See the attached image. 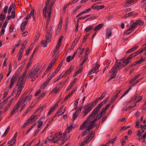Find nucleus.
<instances>
[{
  "label": "nucleus",
  "instance_id": "1",
  "mask_svg": "<svg viewBox=\"0 0 146 146\" xmlns=\"http://www.w3.org/2000/svg\"><path fill=\"white\" fill-rule=\"evenodd\" d=\"M102 105V103H100L98 105L97 107L92 111L91 114L84 122V123L82 125L83 126H84V125L85 123L88 121L92 119L93 118H95V116L98 113V111L100 110Z\"/></svg>",
  "mask_w": 146,
  "mask_h": 146
},
{
  "label": "nucleus",
  "instance_id": "2",
  "mask_svg": "<svg viewBox=\"0 0 146 146\" xmlns=\"http://www.w3.org/2000/svg\"><path fill=\"white\" fill-rule=\"evenodd\" d=\"M92 119L88 121L84 124V125L83 126L82 125L84 123V122L86 121L85 120L81 125L80 127L79 128V130H81L84 127L85 128H86L87 127V126L86 125V124H89L88 127L90 129H92L93 126L94 125L96 122L97 120L95 118L92 121H91Z\"/></svg>",
  "mask_w": 146,
  "mask_h": 146
},
{
  "label": "nucleus",
  "instance_id": "3",
  "mask_svg": "<svg viewBox=\"0 0 146 146\" xmlns=\"http://www.w3.org/2000/svg\"><path fill=\"white\" fill-rule=\"evenodd\" d=\"M45 37L46 38V41L42 40L41 42V43L44 47H46L47 46V43H49L51 40L52 36H51V33H50L49 31L47 32L45 35Z\"/></svg>",
  "mask_w": 146,
  "mask_h": 146
},
{
  "label": "nucleus",
  "instance_id": "4",
  "mask_svg": "<svg viewBox=\"0 0 146 146\" xmlns=\"http://www.w3.org/2000/svg\"><path fill=\"white\" fill-rule=\"evenodd\" d=\"M83 108L85 109V110L82 111V113H83V116L84 117L87 115L88 113L91 111L93 108V107H92L90 105L87 104L85 105Z\"/></svg>",
  "mask_w": 146,
  "mask_h": 146
},
{
  "label": "nucleus",
  "instance_id": "5",
  "mask_svg": "<svg viewBox=\"0 0 146 146\" xmlns=\"http://www.w3.org/2000/svg\"><path fill=\"white\" fill-rule=\"evenodd\" d=\"M19 74L16 72L15 74L12 77L11 79L10 83L9 88L11 89L12 88L14 85L15 82L16 81L18 78L19 76Z\"/></svg>",
  "mask_w": 146,
  "mask_h": 146
},
{
  "label": "nucleus",
  "instance_id": "6",
  "mask_svg": "<svg viewBox=\"0 0 146 146\" xmlns=\"http://www.w3.org/2000/svg\"><path fill=\"white\" fill-rule=\"evenodd\" d=\"M21 77L18 79V82H17V86H18V89L22 90L24 87V82H23L24 80L21 79L20 80Z\"/></svg>",
  "mask_w": 146,
  "mask_h": 146
},
{
  "label": "nucleus",
  "instance_id": "7",
  "mask_svg": "<svg viewBox=\"0 0 146 146\" xmlns=\"http://www.w3.org/2000/svg\"><path fill=\"white\" fill-rule=\"evenodd\" d=\"M138 0H127L126 3L124 5V7H128L133 4L135 3Z\"/></svg>",
  "mask_w": 146,
  "mask_h": 146
},
{
  "label": "nucleus",
  "instance_id": "8",
  "mask_svg": "<svg viewBox=\"0 0 146 146\" xmlns=\"http://www.w3.org/2000/svg\"><path fill=\"white\" fill-rule=\"evenodd\" d=\"M120 66H117L116 64H115L112 67L111 69L110 70V72H114L115 73H117V70H119L121 69Z\"/></svg>",
  "mask_w": 146,
  "mask_h": 146
},
{
  "label": "nucleus",
  "instance_id": "9",
  "mask_svg": "<svg viewBox=\"0 0 146 146\" xmlns=\"http://www.w3.org/2000/svg\"><path fill=\"white\" fill-rule=\"evenodd\" d=\"M26 100V98L25 96L24 97L23 96H21L17 103L19 105L21 106L22 104H24Z\"/></svg>",
  "mask_w": 146,
  "mask_h": 146
},
{
  "label": "nucleus",
  "instance_id": "10",
  "mask_svg": "<svg viewBox=\"0 0 146 146\" xmlns=\"http://www.w3.org/2000/svg\"><path fill=\"white\" fill-rule=\"evenodd\" d=\"M26 100V98L25 96L24 97L23 96H21L17 103L19 105L21 106L22 104H24Z\"/></svg>",
  "mask_w": 146,
  "mask_h": 146
},
{
  "label": "nucleus",
  "instance_id": "11",
  "mask_svg": "<svg viewBox=\"0 0 146 146\" xmlns=\"http://www.w3.org/2000/svg\"><path fill=\"white\" fill-rule=\"evenodd\" d=\"M111 31V28H107L106 33V38L109 39L110 36H111L112 34Z\"/></svg>",
  "mask_w": 146,
  "mask_h": 146
},
{
  "label": "nucleus",
  "instance_id": "12",
  "mask_svg": "<svg viewBox=\"0 0 146 146\" xmlns=\"http://www.w3.org/2000/svg\"><path fill=\"white\" fill-rule=\"evenodd\" d=\"M25 60L23 62H21V66L20 68L16 71V72H17L18 74H19L23 68L25 64Z\"/></svg>",
  "mask_w": 146,
  "mask_h": 146
},
{
  "label": "nucleus",
  "instance_id": "13",
  "mask_svg": "<svg viewBox=\"0 0 146 146\" xmlns=\"http://www.w3.org/2000/svg\"><path fill=\"white\" fill-rule=\"evenodd\" d=\"M46 108V106L45 105H43L40 106L36 110L35 112H37L39 111L40 110V112L42 111L44 109H45Z\"/></svg>",
  "mask_w": 146,
  "mask_h": 146
},
{
  "label": "nucleus",
  "instance_id": "14",
  "mask_svg": "<svg viewBox=\"0 0 146 146\" xmlns=\"http://www.w3.org/2000/svg\"><path fill=\"white\" fill-rule=\"evenodd\" d=\"M54 137L55 138H58L59 140H60L61 138H62V133L61 131L57 132L55 134Z\"/></svg>",
  "mask_w": 146,
  "mask_h": 146
},
{
  "label": "nucleus",
  "instance_id": "15",
  "mask_svg": "<svg viewBox=\"0 0 146 146\" xmlns=\"http://www.w3.org/2000/svg\"><path fill=\"white\" fill-rule=\"evenodd\" d=\"M104 24L103 23H100L97 25L94 28V30L95 31H97L101 29L103 26Z\"/></svg>",
  "mask_w": 146,
  "mask_h": 146
},
{
  "label": "nucleus",
  "instance_id": "16",
  "mask_svg": "<svg viewBox=\"0 0 146 146\" xmlns=\"http://www.w3.org/2000/svg\"><path fill=\"white\" fill-rule=\"evenodd\" d=\"M74 67H71V66L69 68L68 70L67 71H66L64 75H63V76H67L68 75L70 74L71 72H72V71L74 70Z\"/></svg>",
  "mask_w": 146,
  "mask_h": 146
},
{
  "label": "nucleus",
  "instance_id": "17",
  "mask_svg": "<svg viewBox=\"0 0 146 146\" xmlns=\"http://www.w3.org/2000/svg\"><path fill=\"white\" fill-rule=\"evenodd\" d=\"M133 100H134V101L136 103L139 102H140L142 99V96H139L138 97L135 96V98H133Z\"/></svg>",
  "mask_w": 146,
  "mask_h": 146
},
{
  "label": "nucleus",
  "instance_id": "18",
  "mask_svg": "<svg viewBox=\"0 0 146 146\" xmlns=\"http://www.w3.org/2000/svg\"><path fill=\"white\" fill-rule=\"evenodd\" d=\"M130 62V60L127 57L125 59H124V60H123L122 63H123V64L124 65V67L126 66Z\"/></svg>",
  "mask_w": 146,
  "mask_h": 146
},
{
  "label": "nucleus",
  "instance_id": "19",
  "mask_svg": "<svg viewBox=\"0 0 146 146\" xmlns=\"http://www.w3.org/2000/svg\"><path fill=\"white\" fill-rule=\"evenodd\" d=\"M94 65L93 66L94 67V68H93L94 69L95 71V73L97 74L99 71L98 69L100 67V66L99 64H95L94 65Z\"/></svg>",
  "mask_w": 146,
  "mask_h": 146
},
{
  "label": "nucleus",
  "instance_id": "20",
  "mask_svg": "<svg viewBox=\"0 0 146 146\" xmlns=\"http://www.w3.org/2000/svg\"><path fill=\"white\" fill-rule=\"evenodd\" d=\"M82 69V66L80 67L78 70L77 71H76L73 74V76L75 77L77 76L78 74L80 73Z\"/></svg>",
  "mask_w": 146,
  "mask_h": 146
},
{
  "label": "nucleus",
  "instance_id": "21",
  "mask_svg": "<svg viewBox=\"0 0 146 146\" xmlns=\"http://www.w3.org/2000/svg\"><path fill=\"white\" fill-rule=\"evenodd\" d=\"M112 73L110 77L107 80V82H109L111 81L112 79L114 78L116 76L117 73H115L114 72H112Z\"/></svg>",
  "mask_w": 146,
  "mask_h": 146
},
{
  "label": "nucleus",
  "instance_id": "22",
  "mask_svg": "<svg viewBox=\"0 0 146 146\" xmlns=\"http://www.w3.org/2000/svg\"><path fill=\"white\" fill-rule=\"evenodd\" d=\"M15 3H12L11 5L9 6V8L8 10V14H9L11 13V11L12 9V8H14L15 7Z\"/></svg>",
  "mask_w": 146,
  "mask_h": 146
},
{
  "label": "nucleus",
  "instance_id": "23",
  "mask_svg": "<svg viewBox=\"0 0 146 146\" xmlns=\"http://www.w3.org/2000/svg\"><path fill=\"white\" fill-rule=\"evenodd\" d=\"M137 25L140 26H142L144 24V22L142 20H136L135 22Z\"/></svg>",
  "mask_w": 146,
  "mask_h": 146
},
{
  "label": "nucleus",
  "instance_id": "24",
  "mask_svg": "<svg viewBox=\"0 0 146 146\" xmlns=\"http://www.w3.org/2000/svg\"><path fill=\"white\" fill-rule=\"evenodd\" d=\"M93 29V26L92 25H89L86 27L84 31L86 32H88L90 30H92Z\"/></svg>",
  "mask_w": 146,
  "mask_h": 146
},
{
  "label": "nucleus",
  "instance_id": "25",
  "mask_svg": "<svg viewBox=\"0 0 146 146\" xmlns=\"http://www.w3.org/2000/svg\"><path fill=\"white\" fill-rule=\"evenodd\" d=\"M137 25L136 23H134L131 24L130 26V28L133 31L135 29L137 28Z\"/></svg>",
  "mask_w": 146,
  "mask_h": 146
},
{
  "label": "nucleus",
  "instance_id": "26",
  "mask_svg": "<svg viewBox=\"0 0 146 146\" xmlns=\"http://www.w3.org/2000/svg\"><path fill=\"white\" fill-rule=\"evenodd\" d=\"M88 128L85 130L84 131L82 134V136H84L87 134V133H88L90 131L91 129H90L88 127Z\"/></svg>",
  "mask_w": 146,
  "mask_h": 146
},
{
  "label": "nucleus",
  "instance_id": "27",
  "mask_svg": "<svg viewBox=\"0 0 146 146\" xmlns=\"http://www.w3.org/2000/svg\"><path fill=\"white\" fill-rule=\"evenodd\" d=\"M64 106H61L59 110L57 112H59V115H62L64 113V111H62V110L64 108Z\"/></svg>",
  "mask_w": 146,
  "mask_h": 146
},
{
  "label": "nucleus",
  "instance_id": "28",
  "mask_svg": "<svg viewBox=\"0 0 146 146\" xmlns=\"http://www.w3.org/2000/svg\"><path fill=\"white\" fill-rule=\"evenodd\" d=\"M49 82L46 80L41 86V88L43 89H44L48 84Z\"/></svg>",
  "mask_w": 146,
  "mask_h": 146
},
{
  "label": "nucleus",
  "instance_id": "29",
  "mask_svg": "<svg viewBox=\"0 0 146 146\" xmlns=\"http://www.w3.org/2000/svg\"><path fill=\"white\" fill-rule=\"evenodd\" d=\"M82 108H83V107L82 106H80L77 109L76 107L74 109H75V110H76V111L75 112L78 114H79L81 112Z\"/></svg>",
  "mask_w": 146,
  "mask_h": 146
},
{
  "label": "nucleus",
  "instance_id": "30",
  "mask_svg": "<svg viewBox=\"0 0 146 146\" xmlns=\"http://www.w3.org/2000/svg\"><path fill=\"white\" fill-rule=\"evenodd\" d=\"M98 101V100L97 99L94 100L93 101L91 102L89 105H90L92 107L95 106Z\"/></svg>",
  "mask_w": 146,
  "mask_h": 146
},
{
  "label": "nucleus",
  "instance_id": "31",
  "mask_svg": "<svg viewBox=\"0 0 146 146\" xmlns=\"http://www.w3.org/2000/svg\"><path fill=\"white\" fill-rule=\"evenodd\" d=\"M10 129V127L9 126L7 127V128L6 129L4 133V134L2 135V137H5L7 135V134L8 133V132H9V131Z\"/></svg>",
  "mask_w": 146,
  "mask_h": 146
},
{
  "label": "nucleus",
  "instance_id": "32",
  "mask_svg": "<svg viewBox=\"0 0 146 146\" xmlns=\"http://www.w3.org/2000/svg\"><path fill=\"white\" fill-rule=\"evenodd\" d=\"M38 48L37 47H36V48H35L32 54L31 55V56L29 58V60H31L33 59V56H34V54L37 51Z\"/></svg>",
  "mask_w": 146,
  "mask_h": 146
},
{
  "label": "nucleus",
  "instance_id": "33",
  "mask_svg": "<svg viewBox=\"0 0 146 146\" xmlns=\"http://www.w3.org/2000/svg\"><path fill=\"white\" fill-rule=\"evenodd\" d=\"M38 124L37 125L38 128L40 129V127L42 125L43 123V121L40 119L38 121Z\"/></svg>",
  "mask_w": 146,
  "mask_h": 146
},
{
  "label": "nucleus",
  "instance_id": "34",
  "mask_svg": "<svg viewBox=\"0 0 146 146\" xmlns=\"http://www.w3.org/2000/svg\"><path fill=\"white\" fill-rule=\"evenodd\" d=\"M58 102H57L56 104H55L52 106L51 107V108L50 110H51L52 111H54L55 110L56 108V106L57 107L58 106Z\"/></svg>",
  "mask_w": 146,
  "mask_h": 146
},
{
  "label": "nucleus",
  "instance_id": "35",
  "mask_svg": "<svg viewBox=\"0 0 146 146\" xmlns=\"http://www.w3.org/2000/svg\"><path fill=\"white\" fill-rule=\"evenodd\" d=\"M133 31L130 28L125 32L124 34L125 35H128L132 32Z\"/></svg>",
  "mask_w": 146,
  "mask_h": 146
},
{
  "label": "nucleus",
  "instance_id": "36",
  "mask_svg": "<svg viewBox=\"0 0 146 146\" xmlns=\"http://www.w3.org/2000/svg\"><path fill=\"white\" fill-rule=\"evenodd\" d=\"M104 112H103L102 111H101L100 113L98 114L95 117V118L96 119L98 120L99 119H100L101 117H102L103 113Z\"/></svg>",
  "mask_w": 146,
  "mask_h": 146
},
{
  "label": "nucleus",
  "instance_id": "37",
  "mask_svg": "<svg viewBox=\"0 0 146 146\" xmlns=\"http://www.w3.org/2000/svg\"><path fill=\"white\" fill-rule=\"evenodd\" d=\"M79 114H78L76 112H75L73 114V119L74 120L76 119L78 117V116Z\"/></svg>",
  "mask_w": 146,
  "mask_h": 146
},
{
  "label": "nucleus",
  "instance_id": "38",
  "mask_svg": "<svg viewBox=\"0 0 146 146\" xmlns=\"http://www.w3.org/2000/svg\"><path fill=\"white\" fill-rule=\"evenodd\" d=\"M28 70H29L28 69H26V68L25 69L22 76L21 79H22L23 80L25 78V76L26 73H27V72L28 71Z\"/></svg>",
  "mask_w": 146,
  "mask_h": 146
},
{
  "label": "nucleus",
  "instance_id": "39",
  "mask_svg": "<svg viewBox=\"0 0 146 146\" xmlns=\"http://www.w3.org/2000/svg\"><path fill=\"white\" fill-rule=\"evenodd\" d=\"M6 15L3 14L1 13L0 15V21H2L4 20L5 18Z\"/></svg>",
  "mask_w": 146,
  "mask_h": 146
},
{
  "label": "nucleus",
  "instance_id": "40",
  "mask_svg": "<svg viewBox=\"0 0 146 146\" xmlns=\"http://www.w3.org/2000/svg\"><path fill=\"white\" fill-rule=\"evenodd\" d=\"M134 12L132 11L131 12L126 14L125 15V17H129L133 15Z\"/></svg>",
  "mask_w": 146,
  "mask_h": 146
},
{
  "label": "nucleus",
  "instance_id": "41",
  "mask_svg": "<svg viewBox=\"0 0 146 146\" xmlns=\"http://www.w3.org/2000/svg\"><path fill=\"white\" fill-rule=\"evenodd\" d=\"M40 70V67H39L37 69V70L36 71H35L34 72H34L33 73V74L32 75V76H31V78H33V77L34 76H35V75L37 74V73L38 72V71Z\"/></svg>",
  "mask_w": 146,
  "mask_h": 146
},
{
  "label": "nucleus",
  "instance_id": "42",
  "mask_svg": "<svg viewBox=\"0 0 146 146\" xmlns=\"http://www.w3.org/2000/svg\"><path fill=\"white\" fill-rule=\"evenodd\" d=\"M80 38V37H77L74 41L73 44H74L75 45H76L78 42Z\"/></svg>",
  "mask_w": 146,
  "mask_h": 146
},
{
  "label": "nucleus",
  "instance_id": "43",
  "mask_svg": "<svg viewBox=\"0 0 146 146\" xmlns=\"http://www.w3.org/2000/svg\"><path fill=\"white\" fill-rule=\"evenodd\" d=\"M28 21H25L22 22L21 25V27H25L28 23Z\"/></svg>",
  "mask_w": 146,
  "mask_h": 146
},
{
  "label": "nucleus",
  "instance_id": "44",
  "mask_svg": "<svg viewBox=\"0 0 146 146\" xmlns=\"http://www.w3.org/2000/svg\"><path fill=\"white\" fill-rule=\"evenodd\" d=\"M110 106V104H108L106 106L105 108L102 109L101 111L103 112H104V111H105L108 109Z\"/></svg>",
  "mask_w": 146,
  "mask_h": 146
},
{
  "label": "nucleus",
  "instance_id": "45",
  "mask_svg": "<svg viewBox=\"0 0 146 146\" xmlns=\"http://www.w3.org/2000/svg\"><path fill=\"white\" fill-rule=\"evenodd\" d=\"M8 8V6H5L4 8L3 11L1 12V13H2L3 12L5 13H7Z\"/></svg>",
  "mask_w": 146,
  "mask_h": 146
},
{
  "label": "nucleus",
  "instance_id": "46",
  "mask_svg": "<svg viewBox=\"0 0 146 146\" xmlns=\"http://www.w3.org/2000/svg\"><path fill=\"white\" fill-rule=\"evenodd\" d=\"M75 91V89L73 90L70 93L68 94L66 96V98H67L68 99L69 98L74 92Z\"/></svg>",
  "mask_w": 146,
  "mask_h": 146
},
{
  "label": "nucleus",
  "instance_id": "47",
  "mask_svg": "<svg viewBox=\"0 0 146 146\" xmlns=\"http://www.w3.org/2000/svg\"><path fill=\"white\" fill-rule=\"evenodd\" d=\"M20 106H21L19 105V104L17 103L16 105L14 106L13 109H15V110L17 111L20 108Z\"/></svg>",
  "mask_w": 146,
  "mask_h": 146
},
{
  "label": "nucleus",
  "instance_id": "48",
  "mask_svg": "<svg viewBox=\"0 0 146 146\" xmlns=\"http://www.w3.org/2000/svg\"><path fill=\"white\" fill-rule=\"evenodd\" d=\"M30 123L29 121L27 120L26 122L24 123V124L22 126L21 128H25L27 125H28Z\"/></svg>",
  "mask_w": 146,
  "mask_h": 146
},
{
  "label": "nucleus",
  "instance_id": "49",
  "mask_svg": "<svg viewBox=\"0 0 146 146\" xmlns=\"http://www.w3.org/2000/svg\"><path fill=\"white\" fill-rule=\"evenodd\" d=\"M35 116L33 115H32L28 119V120H27V121H29V122L30 123L32 121H33V120L34 119Z\"/></svg>",
  "mask_w": 146,
  "mask_h": 146
},
{
  "label": "nucleus",
  "instance_id": "50",
  "mask_svg": "<svg viewBox=\"0 0 146 146\" xmlns=\"http://www.w3.org/2000/svg\"><path fill=\"white\" fill-rule=\"evenodd\" d=\"M106 94V92H104L102 95L101 96L100 98H97V99L98 100H99L102 99L105 96Z\"/></svg>",
  "mask_w": 146,
  "mask_h": 146
},
{
  "label": "nucleus",
  "instance_id": "51",
  "mask_svg": "<svg viewBox=\"0 0 146 146\" xmlns=\"http://www.w3.org/2000/svg\"><path fill=\"white\" fill-rule=\"evenodd\" d=\"M121 91L122 90H120L119 91H116L115 92V95L113 96L115 98H117L119 94H120L121 92Z\"/></svg>",
  "mask_w": 146,
  "mask_h": 146
},
{
  "label": "nucleus",
  "instance_id": "52",
  "mask_svg": "<svg viewBox=\"0 0 146 146\" xmlns=\"http://www.w3.org/2000/svg\"><path fill=\"white\" fill-rule=\"evenodd\" d=\"M14 27L13 25H11L9 27V33H12L14 30Z\"/></svg>",
  "mask_w": 146,
  "mask_h": 146
},
{
  "label": "nucleus",
  "instance_id": "53",
  "mask_svg": "<svg viewBox=\"0 0 146 146\" xmlns=\"http://www.w3.org/2000/svg\"><path fill=\"white\" fill-rule=\"evenodd\" d=\"M117 66H120V68H121V69L123 68L124 67V65L123 64H122L121 62H119L118 63H117V64H116Z\"/></svg>",
  "mask_w": 146,
  "mask_h": 146
},
{
  "label": "nucleus",
  "instance_id": "54",
  "mask_svg": "<svg viewBox=\"0 0 146 146\" xmlns=\"http://www.w3.org/2000/svg\"><path fill=\"white\" fill-rule=\"evenodd\" d=\"M116 98H115L113 96V97L111 98L110 101L109 102V104H110V105L112 104L115 101V100Z\"/></svg>",
  "mask_w": 146,
  "mask_h": 146
},
{
  "label": "nucleus",
  "instance_id": "55",
  "mask_svg": "<svg viewBox=\"0 0 146 146\" xmlns=\"http://www.w3.org/2000/svg\"><path fill=\"white\" fill-rule=\"evenodd\" d=\"M51 0H47L45 3V9L48 8V6L49 5V3Z\"/></svg>",
  "mask_w": 146,
  "mask_h": 146
},
{
  "label": "nucleus",
  "instance_id": "56",
  "mask_svg": "<svg viewBox=\"0 0 146 146\" xmlns=\"http://www.w3.org/2000/svg\"><path fill=\"white\" fill-rule=\"evenodd\" d=\"M17 111V110H15V109H13V110L11 112V114L9 116V117H12L13 115L15 114L16 112Z\"/></svg>",
  "mask_w": 146,
  "mask_h": 146
},
{
  "label": "nucleus",
  "instance_id": "57",
  "mask_svg": "<svg viewBox=\"0 0 146 146\" xmlns=\"http://www.w3.org/2000/svg\"><path fill=\"white\" fill-rule=\"evenodd\" d=\"M35 71L33 70H31L30 71V72L28 76V79H30L31 78V76H32V75L33 74V73Z\"/></svg>",
  "mask_w": 146,
  "mask_h": 146
},
{
  "label": "nucleus",
  "instance_id": "58",
  "mask_svg": "<svg viewBox=\"0 0 146 146\" xmlns=\"http://www.w3.org/2000/svg\"><path fill=\"white\" fill-rule=\"evenodd\" d=\"M135 56H136L135 55L134 53H133L132 54H131L130 55H129L127 57L130 60L131 59L133 58Z\"/></svg>",
  "mask_w": 146,
  "mask_h": 146
},
{
  "label": "nucleus",
  "instance_id": "59",
  "mask_svg": "<svg viewBox=\"0 0 146 146\" xmlns=\"http://www.w3.org/2000/svg\"><path fill=\"white\" fill-rule=\"evenodd\" d=\"M55 139V137H53V138L51 139H50L48 138V137L46 139V140L47 141V142H53V140H54Z\"/></svg>",
  "mask_w": 146,
  "mask_h": 146
},
{
  "label": "nucleus",
  "instance_id": "60",
  "mask_svg": "<svg viewBox=\"0 0 146 146\" xmlns=\"http://www.w3.org/2000/svg\"><path fill=\"white\" fill-rule=\"evenodd\" d=\"M73 127V126L72 125H70L69 127H68L67 131L68 133H69L70 131L72 130V128Z\"/></svg>",
  "mask_w": 146,
  "mask_h": 146
},
{
  "label": "nucleus",
  "instance_id": "61",
  "mask_svg": "<svg viewBox=\"0 0 146 146\" xmlns=\"http://www.w3.org/2000/svg\"><path fill=\"white\" fill-rule=\"evenodd\" d=\"M142 52V51L141 50V49L139 50H138L136 52H134L135 55L136 56H137V55L139 54L140 53H141Z\"/></svg>",
  "mask_w": 146,
  "mask_h": 146
},
{
  "label": "nucleus",
  "instance_id": "62",
  "mask_svg": "<svg viewBox=\"0 0 146 146\" xmlns=\"http://www.w3.org/2000/svg\"><path fill=\"white\" fill-rule=\"evenodd\" d=\"M145 138H146V132L144 133L143 135L141 138H138L137 139L140 141L142 139H144Z\"/></svg>",
  "mask_w": 146,
  "mask_h": 146
},
{
  "label": "nucleus",
  "instance_id": "63",
  "mask_svg": "<svg viewBox=\"0 0 146 146\" xmlns=\"http://www.w3.org/2000/svg\"><path fill=\"white\" fill-rule=\"evenodd\" d=\"M38 63H37L33 67L32 70H33L34 71H35L36 69L37 68V67L38 66Z\"/></svg>",
  "mask_w": 146,
  "mask_h": 146
},
{
  "label": "nucleus",
  "instance_id": "64",
  "mask_svg": "<svg viewBox=\"0 0 146 146\" xmlns=\"http://www.w3.org/2000/svg\"><path fill=\"white\" fill-rule=\"evenodd\" d=\"M11 18L14 19L15 17V13L14 10H13L11 12Z\"/></svg>",
  "mask_w": 146,
  "mask_h": 146
}]
</instances>
